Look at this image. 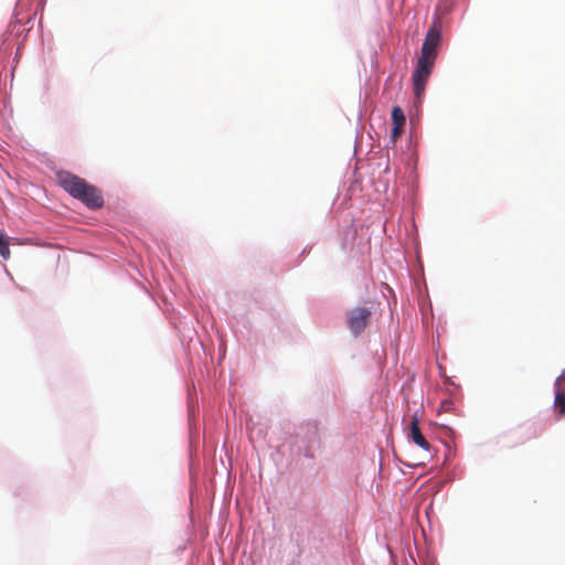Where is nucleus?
<instances>
[{"mask_svg": "<svg viewBox=\"0 0 565 565\" xmlns=\"http://www.w3.org/2000/svg\"><path fill=\"white\" fill-rule=\"evenodd\" d=\"M440 25L437 22H434L426 33L419 57L435 62L438 54V47L440 45Z\"/></svg>", "mask_w": 565, "mask_h": 565, "instance_id": "7ed1b4c3", "label": "nucleus"}, {"mask_svg": "<svg viewBox=\"0 0 565 565\" xmlns=\"http://www.w3.org/2000/svg\"><path fill=\"white\" fill-rule=\"evenodd\" d=\"M392 121L394 126H404L406 118L401 107L395 106L392 109Z\"/></svg>", "mask_w": 565, "mask_h": 565, "instance_id": "0eeeda50", "label": "nucleus"}, {"mask_svg": "<svg viewBox=\"0 0 565 565\" xmlns=\"http://www.w3.org/2000/svg\"><path fill=\"white\" fill-rule=\"evenodd\" d=\"M563 377H564V375L558 376L554 383V388H555L554 408L561 416L565 415V393L561 390Z\"/></svg>", "mask_w": 565, "mask_h": 565, "instance_id": "423d86ee", "label": "nucleus"}, {"mask_svg": "<svg viewBox=\"0 0 565 565\" xmlns=\"http://www.w3.org/2000/svg\"><path fill=\"white\" fill-rule=\"evenodd\" d=\"M58 185L71 196L81 201L87 207L96 210L104 205L99 190L87 183L84 179L68 172L60 171L56 174Z\"/></svg>", "mask_w": 565, "mask_h": 565, "instance_id": "f257e3e1", "label": "nucleus"}, {"mask_svg": "<svg viewBox=\"0 0 565 565\" xmlns=\"http://www.w3.org/2000/svg\"><path fill=\"white\" fill-rule=\"evenodd\" d=\"M0 256L3 259H9L10 248L8 237L0 231Z\"/></svg>", "mask_w": 565, "mask_h": 565, "instance_id": "6e6552de", "label": "nucleus"}, {"mask_svg": "<svg viewBox=\"0 0 565 565\" xmlns=\"http://www.w3.org/2000/svg\"><path fill=\"white\" fill-rule=\"evenodd\" d=\"M435 62L419 57L413 73L412 79L414 93L417 99H420L425 93L427 82L430 77Z\"/></svg>", "mask_w": 565, "mask_h": 565, "instance_id": "f03ea898", "label": "nucleus"}, {"mask_svg": "<svg viewBox=\"0 0 565 565\" xmlns=\"http://www.w3.org/2000/svg\"><path fill=\"white\" fill-rule=\"evenodd\" d=\"M371 311L364 307L353 308L348 313V326L354 334H360L367 326Z\"/></svg>", "mask_w": 565, "mask_h": 565, "instance_id": "20e7f679", "label": "nucleus"}, {"mask_svg": "<svg viewBox=\"0 0 565 565\" xmlns=\"http://www.w3.org/2000/svg\"><path fill=\"white\" fill-rule=\"evenodd\" d=\"M409 438L422 449L429 450V443L426 440L419 428V419L413 416L409 424Z\"/></svg>", "mask_w": 565, "mask_h": 565, "instance_id": "39448f33", "label": "nucleus"}, {"mask_svg": "<svg viewBox=\"0 0 565 565\" xmlns=\"http://www.w3.org/2000/svg\"><path fill=\"white\" fill-rule=\"evenodd\" d=\"M403 127H404V126H394V125H393V128H392L391 135H392V138H393L394 140H396V139L401 136V134H402V131H403Z\"/></svg>", "mask_w": 565, "mask_h": 565, "instance_id": "1a4fd4ad", "label": "nucleus"}]
</instances>
